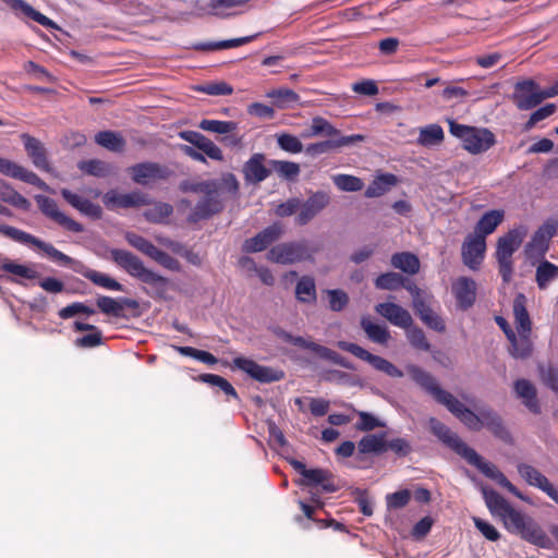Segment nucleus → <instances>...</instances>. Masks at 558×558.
Wrapping results in <instances>:
<instances>
[{
    "label": "nucleus",
    "instance_id": "24",
    "mask_svg": "<svg viewBox=\"0 0 558 558\" xmlns=\"http://www.w3.org/2000/svg\"><path fill=\"white\" fill-rule=\"evenodd\" d=\"M375 311L395 326L401 328L412 326L413 319L411 314L399 304L392 302L379 303L375 306Z\"/></svg>",
    "mask_w": 558,
    "mask_h": 558
},
{
    "label": "nucleus",
    "instance_id": "35",
    "mask_svg": "<svg viewBox=\"0 0 558 558\" xmlns=\"http://www.w3.org/2000/svg\"><path fill=\"white\" fill-rule=\"evenodd\" d=\"M360 324L368 340L374 343L387 345L390 340V332L386 326L376 324L368 317H362Z\"/></svg>",
    "mask_w": 558,
    "mask_h": 558
},
{
    "label": "nucleus",
    "instance_id": "64",
    "mask_svg": "<svg viewBox=\"0 0 558 558\" xmlns=\"http://www.w3.org/2000/svg\"><path fill=\"white\" fill-rule=\"evenodd\" d=\"M278 145L281 149L284 151L291 153V154H299L303 150V144L301 141L291 134L282 133L278 135L277 137Z\"/></svg>",
    "mask_w": 558,
    "mask_h": 558
},
{
    "label": "nucleus",
    "instance_id": "50",
    "mask_svg": "<svg viewBox=\"0 0 558 558\" xmlns=\"http://www.w3.org/2000/svg\"><path fill=\"white\" fill-rule=\"evenodd\" d=\"M255 38V36H245L229 40H221L217 43L211 44H201L197 45L195 48L203 51H213V50H221V49H229L234 47H240L242 45H245L250 41H252Z\"/></svg>",
    "mask_w": 558,
    "mask_h": 558
},
{
    "label": "nucleus",
    "instance_id": "7",
    "mask_svg": "<svg viewBox=\"0 0 558 558\" xmlns=\"http://www.w3.org/2000/svg\"><path fill=\"white\" fill-rule=\"evenodd\" d=\"M314 251L305 241L283 242L272 246L267 253V259L271 263L291 265L302 262H313Z\"/></svg>",
    "mask_w": 558,
    "mask_h": 558
},
{
    "label": "nucleus",
    "instance_id": "19",
    "mask_svg": "<svg viewBox=\"0 0 558 558\" xmlns=\"http://www.w3.org/2000/svg\"><path fill=\"white\" fill-rule=\"evenodd\" d=\"M233 364L239 369L245 372L252 378L260 383H272L280 380L283 377V373L275 371L270 367L262 366L253 360L245 357H235Z\"/></svg>",
    "mask_w": 558,
    "mask_h": 558
},
{
    "label": "nucleus",
    "instance_id": "37",
    "mask_svg": "<svg viewBox=\"0 0 558 558\" xmlns=\"http://www.w3.org/2000/svg\"><path fill=\"white\" fill-rule=\"evenodd\" d=\"M390 263L392 267L408 275H415L420 271V259L415 254L410 252L395 253L391 256Z\"/></svg>",
    "mask_w": 558,
    "mask_h": 558
},
{
    "label": "nucleus",
    "instance_id": "15",
    "mask_svg": "<svg viewBox=\"0 0 558 558\" xmlns=\"http://www.w3.org/2000/svg\"><path fill=\"white\" fill-rule=\"evenodd\" d=\"M223 208L225 202L221 197L220 189H216V192L203 195V198L199 199L192 209L187 220L190 222H198L204 219H209L220 214Z\"/></svg>",
    "mask_w": 558,
    "mask_h": 558
},
{
    "label": "nucleus",
    "instance_id": "11",
    "mask_svg": "<svg viewBox=\"0 0 558 558\" xmlns=\"http://www.w3.org/2000/svg\"><path fill=\"white\" fill-rule=\"evenodd\" d=\"M0 232L14 241H17V242H21L24 244H32V245L36 246L39 250H41L43 252H45L48 256H50L53 259L59 260L63 264L69 265L72 263L71 257H69L68 255L58 251L51 244L46 243V242L35 238L34 235L26 233L22 230H19L14 227L1 225Z\"/></svg>",
    "mask_w": 558,
    "mask_h": 558
},
{
    "label": "nucleus",
    "instance_id": "2",
    "mask_svg": "<svg viewBox=\"0 0 558 558\" xmlns=\"http://www.w3.org/2000/svg\"><path fill=\"white\" fill-rule=\"evenodd\" d=\"M452 414L471 430L478 432L486 427L496 438L506 444L512 442V436L504 420L490 408L482 409L476 414L460 401V405L454 409Z\"/></svg>",
    "mask_w": 558,
    "mask_h": 558
},
{
    "label": "nucleus",
    "instance_id": "25",
    "mask_svg": "<svg viewBox=\"0 0 558 558\" xmlns=\"http://www.w3.org/2000/svg\"><path fill=\"white\" fill-rule=\"evenodd\" d=\"M21 138L33 165L43 171L50 172L52 168L47 158V151L44 144L38 138L31 136L29 134H22Z\"/></svg>",
    "mask_w": 558,
    "mask_h": 558
},
{
    "label": "nucleus",
    "instance_id": "62",
    "mask_svg": "<svg viewBox=\"0 0 558 558\" xmlns=\"http://www.w3.org/2000/svg\"><path fill=\"white\" fill-rule=\"evenodd\" d=\"M150 258L169 270H181L180 262L172 257L171 255H169L168 253L159 250L158 247H155L154 252L150 255Z\"/></svg>",
    "mask_w": 558,
    "mask_h": 558
},
{
    "label": "nucleus",
    "instance_id": "22",
    "mask_svg": "<svg viewBox=\"0 0 558 558\" xmlns=\"http://www.w3.org/2000/svg\"><path fill=\"white\" fill-rule=\"evenodd\" d=\"M518 473L530 485L539 488L546 493L553 500L557 499L558 490L553 486L548 478L536 468L526 463H519Z\"/></svg>",
    "mask_w": 558,
    "mask_h": 558
},
{
    "label": "nucleus",
    "instance_id": "57",
    "mask_svg": "<svg viewBox=\"0 0 558 558\" xmlns=\"http://www.w3.org/2000/svg\"><path fill=\"white\" fill-rule=\"evenodd\" d=\"M78 168L83 172L94 177H106L110 172L109 165L99 159L81 161Z\"/></svg>",
    "mask_w": 558,
    "mask_h": 558
},
{
    "label": "nucleus",
    "instance_id": "28",
    "mask_svg": "<svg viewBox=\"0 0 558 558\" xmlns=\"http://www.w3.org/2000/svg\"><path fill=\"white\" fill-rule=\"evenodd\" d=\"M62 197L76 210L81 214L92 218V219H100L102 217V208L98 204H94L87 198L73 193L68 189L61 190Z\"/></svg>",
    "mask_w": 558,
    "mask_h": 558
},
{
    "label": "nucleus",
    "instance_id": "43",
    "mask_svg": "<svg viewBox=\"0 0 558 558\" xmlns=\"http://www.w3.org/2000/svg\"><path fill=\"white\" fill-rule=\"evenodd\" d=\"M444 131L438 124H429L420 129L417 144L424 147L436 146L444 141Z\"/></svg>",
    "mask_w": 558,
    "mask_h": 558
},
{
    "label": "nucleus",
    "instance_id": "23",
    "mask_svg": "<svg viewBox=\"0 0 558 558\" xmlns=\"http://www.w3.org/2000/svg\"><path fill=\"white\" fill-rule=\"evenodd\" d=\"M179 136L202 150L204 156L216 161H223V154L220 147L202 133L195 131H182L179 133Z\"/></svg>",
    "mask_w": 558,
    "mask_h": 558
},
{
    "label": "nucleus",
    "instance_id": "44",
    "mask_svg": "<svg viewBox=\"0 0 558 558\" xmlns=\"http://www.w3.org/2000/svg\"><path fill=\"white\" fill-rule=\"evenodd\" d=\"M398 182L397 177L391 173L377 177L365 191L366 197H378L384 195L391 186Z\"/></svg>",
    "mask_w": 558,
    "mask_h": 558
},
{
    "label": "nucleus",
    "instance_id": "42",
    "mask_svg": "<svg viewBox=\"0 0 558 558\" xmlns=\"http://www.w3.org/2000/svg\"><path fill=\"white\" fill-rule=\"evenodd\" d=\"M557 278V265L544 259L536 267L535 281L541 290H545L548 287V284Z\"/></svg>",
    "mask_w": 558,
    "mask_h": 558
},
{
    "label": "nucleus",
    "instance_id": "46",
    "mask_svg": "<svg viewBox=\"0 0 558 558\" xmlns=\"http://www.w3.org/2000/svg\"><path fill=\"white\" fill-rule=\"evenodd\" d=\"M216 189H220L218 180H206V181H183L180 184V190L184 193H197V194H210L216 192Z\"/></svg>",
    "mask_w": 558,
    "mask_h": 558
},
{
    "label": "nucleus",
    "instance_id": "6",
    "mask_svg": "<svg viewBox=\"0 0 558 558\" xmlns=\"http://www.w3.org/2000/svg\"><path fill=\"white\" fill-rule=\"evenodd\" d=\"M505 527L511 533L537 546L545 547L549 542L542 527L529 515L511 507L501 518Z\"/></svg>",
    "mask_w": 558,
    "mask_h": 558
},
{
    "label": "nucleus",
    "instance_id": "53",
    "mask_svg": "<svg viewBox=\"0 0 558 558\" xmlns=\"http://www.w3.org/2000/svg\"><path fill=\"white\" fill-rule=\"evenodd\" d=\"M199 128L207 132L229 134L235 131L236 123L233 121L202 120Z\"/></svg>",
    "mask_w": 558,
    "mask_h": 558
},
{
    "label": "nucleus",
    "instance_id": "48",
    "mask_svg": "<svg viewBox=\"0 0 558 558\" xmlns=\"http://www.w3.org/2000/svg\"><path fill=\"white\" fill-rule=\"evenodd\" d=\"M311 351L314 352L320 359L330 361L331 363H333L336 365L342 366L348 369L352 368L351 364L344 357H342L336 351H333L327 347H324L322 344L314 342L311 345Z\"/></svg>",
    "mask_w": 558,
    "mask_h": 558
},
{
    "label": "nucleus",
    "instance_id": "9",
    "mask_svg": "<svg viewBox=\"0 0 558 558\" xmlns=\"http://www.w3.org/2000/svg\"><path fill=\"white\" fill-rule=\"evenodd\" d=\"M337 347L345 352L351 353L355 357L367 362L375 369L383 372L390 377L400 378L403 376V373L391 362L379 355H375L368 352L367 350H365L364 348L360 347L356 343L348 341H338Z\"/></svg>",
    "mask_w": 558,
    "mask_h": 558
},
{
    "label": "nucleus",
    "instance_id": "32",
    "mask_svg": "<svg viewBox=\"0 0 558 558\" xmlns=\"http://www.w3.org/2000/svg\"><path fill=\"white\" fill-rule=\"evenodd\" d=\"M505 211L501 209H494L485 213L481 219L477 221L474 234L483 235V239L486 240V236L493 233L496 228L504 221Z\"/></svg>",
    "mask_w": 558,
    "mask_h": 558
},
{
    "label": "nucleus",
    "instance_id": "63",
    "mask_svg": "<svg viewBox=\"0 0 558 558\" xmlns=\"http://www.w3.org/2000/svg\"><path fill=\"white\" fill-rule=\"evenodd\" d=\"M125 240L130 245H132L133 247H135L136 250H138L148 257H150L151 253L156 247L150 241L133 232H128L125 234Z\"/></svg>",
    "mask_w": 558,
    "mask_h": 558
},
{
    "label": "nucleus",
    "instance_id": "61",
    "mask_svg": "<svg viewBox=\"0 0 558 558\" xmlns=\"http://www.w3.org/2000/svg\"><path fill=\"white\" fill-rule=\"evenodd\" d=\"M329 300V308L333 312H341L349 304V295L341 289H333L326 291Z\"/></svg>",
    "mask_w": 558,
    "mask_h": 558
},
{
    "label": "nucleus",
    "instance_id": "5",
    "mask_svg": "<svg viewBox=\"0 0 558 558\" xmlns=\"http://www.w3.org/2000/svg\"><path fill=\"white\" fill-rule=\"evenodd\" d=\"M450 133L460 138L462 147L472 155L487 151L495 146V134L486 128L459 124L454 120H448Z\"/></svg>",
    "mask_w": 558,
    "mask_h": 558
},
{
    "label": "nucleus",
    "instance_id": "47",
    "mask_svg": "<svg viewBox=\"0 0 558 558\" xmlns=\"http://www.w3.org/2000/svg\"><path fill=\"white\" fill-rule=\"evenodd\" d=\"M83 276L86 279L90 280L94 284L108 290L121 291L123 289L122 284L118 282L116 279L111 278L106 274L93 269H86L85 271H83Z\"/></svg>",
    "mask_w": 558,
    "mask_h": 558
},
{
    "label": "nucleus",
    "instance_id": "40",
    "mask_svg": "<svg viewBox=\"0 0 558 558\" xmlns=\"http://www.w3.org/2000/svg\"><path fill=\"white\" fill-rule=\"evenodd\" d=\"M295 298L299 302L304 304H312L316 302V284L311 276H303L300 278L295 286Z\"/></svg>",
    "mask_w": 558,
    "mask_h": 558
},
{
    "label": "nucleus",
    "instance_id": "41",
    "mask_svg": "<svg viewBox=\"0 0 558 558\" xmlns=\"http://www.w3.org/2000/svg\"><path fill=\"white\" fill-rule=\"evenodd\" d=\"M95 142L110 151H122L125 147L124 137L113 131H101L95 135Z\"/></svg>",
    "mask_w": 558,
    "mask_h": 558
},
{
    "label": "nucleus",
    "instance_id": "38",
    "mask_svg": "<svg viewBox=\"0 0 558 558\" xmlns=\"http://www.w3.org/2000/svg\"><path fill=\"white\" fill-rule=\"evenodd\" d=\"M360 453L380 454L387 451L386 434H368L357 444Z\"/></svg>",
    "mask_w": 558,
    "mask_h": 558
},
{
    "label": "nucleus",
    "instance_id": "20",
    "mask_svg": "<svg viewBox=\"0 0 558 558\" xmlns=\"http://www.w3.org/2000/svg\"><path fill=\"white\" fill-rule=\"evenodd\" d=\"M132 180L142 185H146L151 181L166 180L171 171L155 162H142L130 168Z\"/></svg>",
    "mask_w": 558,
    "mask_h": 558
},
{
    "label": "nucleus",
    "instance_id": "52",
    "mask_svg": "<svg viewBox=\"0 0 558 558\" xmlns=\"http://www.w3.org/2000/svg\"><path fill=\"white\" fill-rule=\"evenodd\" d=\"M335 185L344 192H357L364 187L363 181L351 174H337L332 177Z\"/></svg>",
    "mask_w": 558,
    "mask_h": 558
},
{
    "label": "nucleus",
    "instance_id": "45",
    "mask_svg": "<svg viewBox=\"0 0 558 558\" xmlns=\"http://www.w3.org/2000/svg\"><path fill=\"white\" fill-rule=\"evenodd\" d=\"M0 199L23 210L31 208V202L7 183H0Z\"/></svg>",
    "mask_w": 558,
    "mask_h": 558
},
{
    "label": "nucleus",
    "instance_id": "33",
    "mask_svg": "<svg viewBox=\"0 0 558 558\" xmlns=\"http://www.w3.org/2000/svg\"><path fill=\"white\" fill-rule=\"evenodd\" d=\"M306 486L320 485L324 492L333 493L338 489L333 483V475L328 470L310 469L303 482Z\"/></svg>",
    "mask_w": 558,
    "mask_h": 558
},
{
    "label": "nucleus",
    "instance_id": "3",
    "mask_svg": "<svg viewBox=\"0 0 558 558\" xmlns=\"http://www.w3.org/2000/svg\"><path fill=\"white\" fill-rule=\"evenodd\" d=\"M111 259L130 276L154 288L157 298H165L169 280L145 267L144 263L133 253L113 248L110 251Z\"/></svg>",
    "mask_w": 558,
    "mask_h": 558
},
{
    "label": "nucleus",
    "instance_id": "34",
    "mask_svg": "<svg viewBox=\"0 0 558 558\" xmlns=\"http://www.w3.org/2000/svg\"><path fill=\"white\" fill-rule=\"evenodd\" d=\"M526 298L519 293L513 301V316L518 332L531 333L532 323L526 310Z\"/></svg>",
    "mask_w": 558,
    "mask_h": 558
},
{
    "label": "nucleus",
    "instance_id": "54",
    "mask_svg": "<svg viewBox=\"0 0 558 558\" xmlns=\"http://www.w3.org/2000/svg\"><path fill=\"white\" fill-rule=\"evenodd\" d=\"M1 270L8 271L17 277L26 278V279H35L38 277V272L25 265H20L14 263L9 258H3L1 264Z\"/></svg>",
    "mask_w": 558,
    "mask_h": 558
},
{
    "label": "nucleus",
    "instance_id": "12",
    "mask_svg": "<svg viewBox=\"0 0 558 558\" xmlns=\"http://www.w3.org/2000/svg\"><path fill=\"white\" fill-rule=\"evenodd\" d=\"M35 201L40 211L46 217H48L59 226L63 227L68 231L74 233H81L84 231L83 225L66 216L64 213H62L59 209L57 203L52 198H49L44 195H36Z\"/></svg>",
    "mask_w": 558,
    "mask_h": 558
},
{
    "label": "nucleus",
    "instance_id": "36",
    "mask_svg": "<svg viewBox=\"0 0 558 558\" xmlns=\"http://www.w3.org/2000/svg\"><path fill=\"white\" fill-rule=\"evenodd\" d=\"M482 494L493 515L501 518L512 506L496 490L483 487Z\"/></svg>",
    "mask_w": 558,
    "mask_h": 558
},
{
    "label": "nucleus",
    "instance_id": "31",
    "mask_svg": "<svg viewBox=\"0 0 558 558\" xmlns=\"http://www.w3.org/2000/svg\"><path fill=\"white\" fill-rule=\"evenodd\" d=\"M97 307L107 315L121 316L123 308L128 307L131 310L138 308L140 304L133 299H122L117 301L110 296H100L96 301Z\"/></svg>",
    "mask_w": 558,
    "mask_h": 558
},
{
    "label": "nucleus",
    "instance_id": "4",
    "mask_svg": "<svg viewBox=\"0 0 558 558\" xmlns=\"http://www.w3.org/2000/svg\"><path fill=\"white\" fill-rule=\"evenodd\" d=\"M526 234V227L519 226L497 239L495 258L498 264V271L505 283H509L512 280L514 270L512 255L519 250Z\"/></svg>",
    "mask_w": 558,
    "mask_h": 558
},
{
    "label": "nucleus",
    "instance_id": "26",
    "mask_svg": "<svg viewBox=\"0 0 558 558\" xmlns=\"http://www.w3.org/2000/svg\"><path fill=\"white\" fill-rule=\"evenodd\" d=\"M266 157L262 153L254 154L243 165V175L247 183L258 184L270 175V169L265 166Z\"/></svg>",
    "mask_w": 558,
    "mask_h": 558
},
{
    "label": "nucleus",
    "instance_id": "16",
    "mask_svg": "<svg viewBox=\"0 0 558 558\" xmlns=\"http://www.w3.org/2000/svg\"><path fill=\"white\" fill-rule=\"evenodd\" d=\"M105 206L110 210L138 208L149 204L148 198L141 192H131L126 194L119 193L117 190H110L102 196Z\"/></svg>",
    "mask_w": 558,
    "mask_h": 558
},
{
    "label": "nucleus",
    "instance_id": "27",
    "mask_svg": "<svg viewBox=\"0 0 558 558\" xmlns=\"http://www.w3.org/2000/svg\"><path fill=\"white\" fill-rule=\"evenodd\" d=\"M476 282L469 277H460L452 284V291L461 310L470 308L476 300Z\"/></svg>",
    "mask_w": 558,
    "mask_h": 558
},
{
    "label": "nucleus",
    "instance_id": "10",
    "mask_svg": "<svg viewBox=\"0 0 558 558\" xmlns=\"http://www.w3.org/2000/svg\"><path fill=\"white\" fill-rule=\"evenodd\" d=\"M558 219H547L533 234L530 242L526 243L524 253L529 259L542 258L549 248L550 240L557 233Z\"/></svg>",
    "mask_w": 558,
    "mask_h": 558
},
{
    "label": "nucleus",
    "instance_id": "29",
    "mask_svg": "<svg viewBox=\"0 0 558 558\" xmlns=\"http://www.w3.org/2000/svg\"><path fill=\"white\" fill-rule=\"evenodd\" d=\"M515 396L534 414L541 413V405L537 400L536 387L527 379L521 378L514 381Z\"/></svg>",
    "mask_w": 558,
    "mask_h": 558
},
{
    "label": "nucleus",
    "instance_id": "8",
    "mask_svg": "<svg viewBox=\"0 0 558 558\" xmlns=\"http://www.w3.org/2000/svg\"><path fill=\"white\" fill-rule=\"evenodd\" d=\"M412 379L426 392H428L438 403L444 405L451 414L460 405V401L450 392L444 390L437 380L424 369L412 366L409 368Z\"/></svg>",
    "mask_w": 558,
    "mask_h": 558
},
{
    "label": "nucleus",
    "instance_id": "1",
    "mask_svg": "<svg viewBox=\"0 0 558 558\" xmlns=\"http://www.w3.org/2000/svg\"><path fill=\"white\" fill-rule=\"evenodd\" d=\"M429 427L432 433L447 447L468 461L469 464L477 468L485 476L496 481L500 486L513 494L521 500L529 499L504 475L502 472L492 462L485 461L474 449L470 448L454 432L435 417H430Z\"/></svg>",
    "mask_w": 558,
    "mask_h": 558
},
{
    "label": "nucleus",
    "instance_id": "56",
    "mask_svg": "<svg viewBox=\"0 0 558 558\" xmlns=\"http://www.w3.org/2000/svg\"><path fill=\"white\" fill-rule=\"evenodd\" d=\"M267 95L275 99V105L279 108H286L290 104L298 102L300 99L299 95L289 88L274 89Z\"/></svg>",
    "mask_w": 558,
    "mask_h": 558
},
{
    "label": "nucleus",
    "instance_id": "59",
    "mask_svg": "<svg viewBox=\"0 0 558 558\" xmlns=\"http://www.w3.org/2000/svg\"><path fill=\"white\" fill-rule=\"evenodd\" d=\"M405 329L408 340L413 348L425 352H428L430 350V343L426 339L423 329L412 326Z\"/></svg>",
    "mask_w": 558,
    "mask_h": 558
},
{
    "label": "nucleus",
    "instance_id": "51",
    "mask_svg": "<svg viewBox=\"0 0 558 558\" xmlns=\"http://www.w3.org/2000/svg\"><path fill=\"white\" fill-rule=\"evenodd\" d=\"M404 284V277L398 272H385L375 280V287L380 290H397Z\"/></svg>",
    "mask_w": 558,
    "mask_h": 558
},
{
    "label": "nucleus",
    "instance_id": "14",
    "mask_svg": "<svg viewBox=\"0 0 558 558\" xmlns=\"http://www.w3.org/2000/svg\"><path fill=\"white\" fill-rule=\"evenodd\" d=\"M512 100L520 110H530L543 101L542 89L533 80L518 82Z\"/></svg>",
    "mask_w": 558,
    "mask_h": 558
},
{
    "label": "nucleus",
    "instance_id": "13",
    "mask_svg": "<svg viewBox=\"0 0 558 558\" xmlns=\"http://www.w3.org/2000/svg\"><path fill=\"white\" fill-rule=\"evenodd\" d=\"M486 253V240L483 235L470 233L465 236L461 246L463 264L471 270H478Z\"/></svg>",
    "mask_w": 558,
    "mask_h": 558
},
{
    "label": "nucleus",
    "instance_id": "49",
    "mask_svg": "<svg viewBox=\"0 0 558 558\" xmlns=\"http://www.w3.org/2000/svg\"><path fill=\"white\" fill-rule=\"evenodd\" d=\"M271 166L278 175L284 180L293 181L301 172L300 165L292 161L272 160Z\"/></svg>",
    "mask_w": 558,
    "mask_h": 558
},
{
    "label": "nucleus",
    "instance_id": "60",
    "mask_svg": "<svg viewBox=\"0 0 558 558\" xmlns=\"http://www.w3.org/2000/svg\"><path fill=\"white\" fill-rule=\"evenodd\" d=\"M172 206L167 203H156L145 211V217L151 222H160L172 214Z\"/></svg>",
    "mask_w": 558,
    "mask_h": 558
},
{
    "label": "nucleus",
    "instance_id": "55",
    "mask_svg": "<svg viewBox=\"0 0 558 558\" xmlns=\"http://www.w3.org/2000/svg\"><path fill=\"white\" fill-rule=\"evenodd\" d=\"M339 133H340L339 130L333 128L326 119H324L322 117H315L312 120L310 133L303 134V136L310 137V136H316L319 134H325L327 136H336Z\"/></svg>",
    "mask_w": 558,
    "mask_h": 558
},
{
    "label": "nucleus",
    "instance_id": "18",
    "mask_svg": "<svg viewBox=\"0 0 558 558\" xmlns=\"http://www.w3.org/2000/svg\"><path fill=\"white\" fill-rule=\"evenodd\" d=\"M330 203V196L323 191L312 194L302 205L300 204V211L295 218L299 226L307 225L314 217H316L323 209Z\"/></svg>",
    "mask_w": 558,
    "mask_h": 558
},
{
    "label": "nucleus",
    "instance_id": "58",
    "mask_svg": "<svg viewBox=\"0 0 558 558\" xmlns=\"http://www.w3.org/2000/svg\"><path fill=\"white\" fill-rule=\"evenodd\" d=\"M14 10H21L26 16L36 21L40 25L49 26L52 28H57V25L47 16L36 11L33 7L24 2L23 0H19V3H15L13 7Z\"/></svg>",
    "mask_w": 558,
    "mask_h": 558
},
{
    "label": "nucleus",
    "instance_id": "17",
    "mask_svg": "<svg viewBox=\"0 0 558 558\" xmlns=\"http://www.w3.org/2000/svg\"><path fill=\"white\" fill-rule=\"evenodd\" d=\"M283 233L281 223L275 222L258 232L255 236L243 242L242 251L245 253H257L266 250L274 242L279 240Z\"/></svg>",
    "mask_w": 558,
    "mask_h": 558
},
{
    "label": "nucleus",
    "instance_id": "21",
    "mask_svg": "<svg viewBox=\"0 0 558 558\" xmlns=\"http://www.w3.org/2000/svg\"><path fill=\"white\" fill-rule=\"evenodd\" d=\"M0 173L35 185L40 190H49L48 185L35 172L7 158L0 157Z\"/></svg>",
    "mask_w": 558,
    "mask_h": 558
},
{
    "label": "nucleus",
    "instance_id": "39",
    "mask_svg": "<svg viewBox=\"0 0 558 558\" xmlns=\"http://www.w3.org/2000/svg\"><path fill=\"white\" fill-rule=\"evenodd\" d=\"M531 333L518 332L514 338H508L510 341L509 352L515 359H526L532 354L533 344L530 339Z\"/></svg>",
    "mask_w": 558,
    "mask_h": 558
},
{
    "label": "nucleus",
    "instance_id": "30",
    "mask_svg": "<svg viewBox=\"0 0 558 558\" xmlns=\"http://www.w3.org/2000/svg\"><path fill=\"white\" fill-rule=\"evenodd\" d=\"M413 308L427 327L438 332H444L446 330V325L442 318L425 302V300H416L413 302Z\"/></svg>",
    "mask_w": 558,
    "mask_h": 558
}]
</instances>
